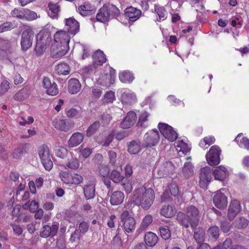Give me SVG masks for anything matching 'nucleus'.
<instances>
[{
    "label": "nucleus",
    "mask_w": 249,
    "mask_h": 249,
    "mask_svg": "<svg viewBox=\"0 0 249 249\" xmlns=\"http://www.w3.org/2000/svg\"><path fill=\"white\" fill-rule=\"evenodd\" d=\"M23 19L29 21L34 20L37 18V14L36 12L32 11L28 9H23Z\"/></svg>",
    "instance_id": "8fccbe9b"
},
{
    "label": "nucleus",
    "mask_w": 249,
    "mask_h": 249,
    "mask_svg": "<svg viewBox=\"0 0 249 249\" xmlns=\"http://www.w3.org/2000/svg\"><path fill=\"white\" fill-rule=\"evenodd\" d=\"M23 9H18L17 8H15L11 12V15L13 17L17 18L19 19H23L24 13H23Z\"/></svg>",
    "instance_id": "69168bd1"
},
{
    "label": "nucleus",
    "mask_w": 249,
    "mask_h": 249,
    "mask_svg": "<svg viewBox=\"0 0 249 249\" xmlns=\"http://www.w3.org/2000/svg\"><path fill=\"white\" fill-rule=\"evenodd\" d=\"M201 218L200 212L198 208L193 205L186 206L184 212L178 213L176 220L185 229L190 226L192 229H196L199 225Z\"/></svg>",
    "instance_id": "f257e3e1"
},
{
    "label": "nucleus",
    "mask_w": 249,
    "mask_h": 249,
    "mask_svg": "<svg viewBox=\"0 0 249 249\" xmlns=\"http://www.w3.org/2000/svg\"><path fill=\"white\" fill-rule=\"evenodd\" d=\"M173 196H171L170 192L166 187L165 191L160 196L161 201L162 202H171L173 201Z\"/></svg>",
    "instance_id": "4d7b16f0"
},
{
    "label": "nucleus",
    "mask_w": 249,
    "mask_h": 249,
    "mask_svg": "<svg viewBox=\"0 0 249 249\" xmlns=\"http://www.w3.org/2000/svg\"><path fill=\"white\" fill-rule=\"evenodd\" d=\"M48 7L50 11L48 12L49 16L53 18H57L58 13L60 12V6L58 4L50 2L48 3Z\"/></svg>",
    "instance_id": "58836bf2"
},
{
    "label": "nucleus",
    "mask_w": 249,
    "mask_h": 249,
    "mask_svg": "<svg viewBox=\"0 0 249 249\" xmlns=\"http://www.w3.org/2000/svg\"><path fill=\"white\" fill-rule=\"evenodd\" d=\"M34 37V33L33 28L27 25H24L20 40L21 49L23 52L27 51L32 47Z\"/></svg>",
    "instance_id": "20e7f679"
},
{
    "label": "nucleus",
    "mask_w": 249,
    "mask_h": 249,
    "mask_svg": "<svg viewBox=\"0 0 249 249\" xmlns=\"http://www.w3.org/2000/svg\"><path fill=\"white\" fill-rule=\"evenodd\" d=\"M221 150L217 145L212 146L206 155V160L211 166L217 165L220 163Z\"/></svg>",
    "instance_id": "6e6552de"
},
{
    "label": "nucleus",
    "mask_w": 249,
    "mask_h": 249,
    "mask_svg": "<svg viewBox=\"0 0 249 249\" xmlns=\"http://www.w3.org/2000/svg\"><path fill=\"white\" fill-rule=\"evenodd\" d=\"M108 156L109 158V164L112 166H115L117 161V154L112 150L108 151Z\"/></svg>",
    "instance_id": "e2e57ef3"
},
{
    "label": "nucleus",
    "mask_w": 249,
    "mask_h": 249,
    "mask_svg": "<svg viewBox=\"0 0 249 249\" xmlns=\"http://www.w3.org/2000/svg\"><path fill=\"white\" fill-rule=\"evenodd\" d=\"M227 172L226 168L224 166H219L216 167L213 171L215 179L223 181L226 178Z\"/></svg>",
    "instance_id": "2f4dec72"
},
{
    "label": "nucleus",
    "mask_w": 249,
    "mask_h": 249,
    "mask_svg": "<svg viewBox=\"0 0 249 249\" xmlns=\"http://www.w3.org/2000/svg\"><path fill=\"white\" fill-rule=\"evenodd\" d=\"M205 234V231L202 229L198 228L195 230L194 238L199 246L205 243H204Z\"/></svg>",
    "instance_id": "ea45409f"
},
{
    "label": "nucleus",
    "mask_w": 249,
    "mask_h": 249,
    "mask_svg": "<svg viewBox=\"0 0 249 249\" xmlns=\"http://www.w3.org/2000/svg\"><path fill=\"white\" fill-rule=\"evenodd\" d=\"M150 115V114L146 111L141 112V115L139 118L138 121L137 123V126L138 127L145 128L148 126V120L147 118Z\"/></svg>",
    "instance_id": "c9c22d12"
},
{
    "label": "nucleus",
    "mask_w": 249,
    "mask_h": 249,
    "mask_svg": "<svg viewBox=\"0 0 249 249\" xmlns=\"http://www.w3.org/2000/svg\"><path fill=\"white\" fill-rule=\"evenodd\" d=\"M182 173L186 178H188L194 174V166L192 163L190 162H186L182 168Z\"/></svg>",
    "instance_id": "a19ab883"
},
{
    "label": "nucleus",
    "mask_w": 249,
    "mask_h": 249,
    "mask_svg": "<svg viewBox=\"0 0 249 249\" xmlns=\"http://www.w3.org/2000/svg\"><path fill=\"white\" fill-rule=\"evenodd\" d=\"M155 199V192L150 188L141 187L134 192L133 202L144 210L150 208Z\"/></svg>",
    "instance_id": "f03ea898"
},
{
    "label": "nucleus",
    "mask_w": 249,
    "mask_h": 249,
    "mask_svg": "<svg viewBox=\"0 0 249 249\" xmlns=\"http://www.w3.org/2000/svg\"><path fill=\"white\" fill-rule=\"evenodd\" d=\"M121 221L123 223V227L125 232H132L135 229L136 221L128 211H124L121 214Z\"/></svg>",
    "instance_id": "0eeeda50"
},
{
    "label": "nucleus",
    "mask_w": 249,
    "mask_h": 249,
    "mask_svg": "<svg viewBox=\"0 0 249 249\" xmlns=\"http://www.w3.org/2000/svg\"><path fill=\"white\" fill-rule=\"evenodd\" d=\"M153 221V217L150 214L146 215L143 218L141 225L142 229L147 228Z\"/></svg>",
    "instance_id": "13d9d810"
},
{
    "label": "nucleus",
    "mask_w": 249,
    "mask_h": 249,
    "mask_svg": "<svg viewBox=\"0 0 249 249\" xmlns=\"http://www.w3.org/2000/svg\"><path fill=\"white\" fill-rule=\"evenodd\" d=\"M158 241L157 235L151 231L146 232L144 236V242L145 244L149 247L154 246Z\"/></svg>",
    "instance_id": "7c9ffc66"
},
{
    "label": "nucleus",
    "mask_w": 249,
    "mask_h": 249,
    "mask_svg": "<svg viewBox=\"0 0 249 249\" xmlns=\"http://www.w3.org/2000/svg\"><path fill=\"white\" fill-rule=\"evenodd\" d=\"M14 28L13 24L11 22H5L0 25V34L11 30Z\"/></svg>",
    "instance_id": "052dcab7"
},
{
    "label": "nucleus",
    "mask_w": 249,
    "mask_h": 249,
    "mask_svg": "<svg viewBox=\"0 0 249 249\" xmlns=\"http://www.w3.org/2000/svg\"><path fill=\"white\" fill-rule=\"evenodd\" d=\"M56 70L59 75H66L70 73V68L66 63H60L56 67Z\"/></svg>",
    "instance_id": "49530a36"
},
{
    "label": "nucleus",
    "mask_w": 249,
    "mask_h": 249,
    "mask_svg": "<svg viewBox=\"0 0 249 249\" xmlns=\"http://www.w3.org/2000/svg\"><path fill=\"white\" fill-rule=\"evenodd\" d=\"M176 213V209L173 205H164L160 210V215L166 218L173 217Z\"/></svg>",
    "instance_id": "393cba45"
},
{
    "label": "nucleus",
    "mask_w": 249,
    "mask_h": 249,
    "mask_svg": "<svg viewBox=\"0 0 249 249\" xmlns=\"http://www.w3.org/2000/svg\"><path fill=\"white\" fill-rule=\"evenodd\" d=\"M66 114L68 118L80 119L82 117V112L81 110H77L74 108H71L65 111Z\"/></svg>",
    "instance_id": "a18cd8bd"
},
{
    "label": "nucleus",
    "mask_w": 249,
    "mask_h": 249,
    "mask_svg": "<svg viewBox=\"0 0 249 249\" xmlns=\"http://www.w3.org/2000/svg\"><path fill=\"white\" fill-rule=\"evenodd\" d=\"M108 15L105 4H104L98 10L96 16V19L101 22H107L110 20Z\"/></svg>",
    "instance_id": "c85d7f7f"
},
{
    "label": "nucleus",
    "mask_w": 249,
    "mask_h": 249,
    "mask_svg": "<svg viewBox=\"0 0 249 249\" xmlns=\"http://www.w3.org/2000/svg\"><path fill=\"white\" fill-rule=\"evenodd\" d=\"M29 146V143H25L15 149L12 153L13 158L15 159H20L23 155L27 153Z\"/></svg>",
    "instance_id": "cd10ccee"
},
{
    "label": "nucleus",
    "mask_w": 249,
    "mask_h": 249,
    "mask_svg": "<svg viewBox=\"0 0 249 249\" xmlns=\"http://www.w3.org/2000/svg\"><path fill=\"white\" fill-rule=\"evenodd\" d=\"M161 237L164 240L169 239L171 236V232L168 227H162L159 228Z\"/></svg>",
    "instance_id": "603ef678"
},
{
    "label": "nucleus",
    "mask_w": 249,
    "mask_h": 249,
    "mask_svg": "<svg viewBox=\"0 0 249 249\" xmlns=\"http://www.w3.org/2000/svg\"><path fill=\"white\" fill-rule=\"evenodd\" d=\"M211 176L212 172L209 167L206 166L200 169L199 185L201 188L204 189L207 188L209 182L212 179Z\"/></svg>",
    "instance_id": "9d476101"
},
{
    "label": "nucleus",
    "mask_w": 249,
    "mask_h": 249,
    "mask_svg": "<svg viewBox=\"0 0 249 249\" xmlns=\"http://www.w3.org/2000/svg\"><path fill=\"white\" fill-rule=\"evenodd\" d=\"M115 99L114 92L112 91L107 92L103 99V102L106 103H112Z\"/></svg>",
    "instance_id": "680f3d73"
},
{
    "label": "nucleus",
    "mask_w": 249,
    "mask_h": 249,
    "mask_svg": "<svg viewBox=\"0 0 249 249\" xmlns=\"http://www.w3.org/2000/svg\"><path fill=\"white\" fill-rule=\"evenodd\" d=\"M220 227L222 231L224 233L228 232L231 228L230 222L226 220H221L220 222Z\"/></svg>",
    "instance_id": "bf43d9fd"
},
{
    "label": "nucleus",
    "mask_w": 249,
    "mask_h": 249,
    "mask_svg": "<svg viewBox=\"0 0 249 249\" xmlns=\"http://www.w3.org/2000/svg\"><path fill=\"white\" fill-rule=\"evenodd\" d=\"M115 136V133L114 131H111L107 137H105V139L103 141V146H108L109 145L110 143L112 142Z\"/></svg>",
    "instance_id": "0e129e2a"
},
{
    "label": "nucleus",
    "mask_w": 249,
    "mask_h": 249,
    "mask_svg": "<svg viewBox=\"0 0 249 249\" xmlns=\"http://www.w3.org/2000/svg\"><path fill=\"white\" fill-rule=\"evenodd\" d=\"M124 197L123 192L119 191H115L110 197V202L112 205H119L123 202Z\"/></svg>",
    "instance_id": "c756f323"
},
{
    "label": "nucleus",
    "mask_w": 249,
    "mask_h": 249,
    "mask_svg": "<svg viewBox=\"0 0 249 249\" xmlns=\"http://www.w3.org/2000/svg\"><path fill=\"white\" fill-rule=\"evenodd\" d=\"M69 46L53 43L51 48V55L53 58H59L66 54Z\"/></svg>",
    "instance_id": "9b49d317"
},
{
    "label": "nucleus",
    "mask_w": 249,
    "mask_h": 249,
    "mask_svg": "<svg viewBox=\"0 0 249 249\" xmlns=\"http://www.w3.org/2000/svg\"><path fill=\"white\" fill-rule=\"evenodd\" d=\"M83 189L84 197L86 200H89L94 198L95 196V183L85 185Z\"/></svg>",
    "instance_id": "b1692460"
},
{
    "label": "nucleus",
    "mask_w": 249,
    "mask_h": 249,
    "mask_svg": "<svg viewBox=\"0 0 249 249\" xmlns=\"http://www.w3.org/2000/svg\"><path fill=\"white\" fill-rule=\"evenodd\" d=\"M42 85L45 89L46 92L48 95L55 96L58 93L57 84L55 82L52 83L48 77H45L44 78Z\"/></svg>",
    "instance_id": "ddd939ff"
},
{
    "label": "nucleus",
    "mask_w": 249,
    "mask_h": 249,
    "mask_svg": "<svg viewBox=\"0 0 249 249\" xmlns=\"http://www.w3.org/2000/svg\"><path fill=\"white\" fill-rule=\"evenodd\" d=\"M54 43L69 46L70 36L69 34L63 30H60L54 35Z\"/></svg>",
    "instance_id": "2eb2a0df"
},
{
    "label": "nucleus",
    "mask_w": 249,
    "mask_h": 249,
    "mask_svg": "<svg viewBox=\"0 0 249 249\" xmlns=\"http://www.w3.org/2000/svg\"><path fill=\"white\" fill-rule=\"evenodd\" d=\"M213 202L217 208L219 209H224L227 206V197L224 194L217 191L213 196Z\"/></svg>",
    "instance_id": "dca6fc26"
},
{
    "label": "nucleus",
    "mask_w": 249,
    "mask_h": 249,
    "mask_svg": "<svg viewBox=\"0 0 249 249\" xmlns=\"http://www.w3.org/2000/svg\"><path fill=\"white\" fill-rule=\"evenodd\" d=\"M136 119L137 115L135 112L130 111L121 122L120 127L123 129L130 128L135 124Z\"/></svg>",
    "instance_id": "a211bd4d"
},
{
    "label": "nucleus",
    "mask_w": 249,
    "mask_h": 249,
    "mask_svg": "<svg viewBox=\"0 0 249 249\" xmlns=\"http://www.w3.org/2000/svg\"><path fill=\"white\" fill-rule=\"evenodd\" d=\"M154 11L159 16L158 21L164 20L166 18L167 13L163 7L155 4Z\"/></svg>",
    "instance_id": "c03bdc74"
},
{
    "label": "nucleus",
    "mask_w": 249,
    "mask_h": 249,
    "mask_svg": "<svg viewBox=\"0 0 249 249\" xmlns=\"http://www.w3.org/2000/svg\"><path fill=\"white\" fill-rule=\"evenodd\" d=\"M12 42L4 38L0 37V51L6 53H11L13 52L12 47Z\"/></svg>",
    "instance_id": "473e14b6"
},
{
    "label": "nucleus",
    "mask_w": 249,
    "mask_h": 249,
    "mask_svg": "<svg viewBox=\"0 0 249 249\" xmlns=\"http://www.w3.org/2000/svg\"><path fill=\"white\" fill-rule=\"evenodd\" d=\"M52 40L51 32L48 29H43L36 35L34 53L37 57L42 56Z\"/></svg>",
    "instance_id": "7ed1b4c3"
},
{
    "label": "nucleus",
    "mask_w": 249,
    "mask_h": 249,
    "mask_svg": "<svg viewBox=\"0 0 249 249\" xmlns=\"http://www.w3.org/2000/svg\"><path fill=\"white\" fill-rule=\"evenodd\" d=\"M68 34L75 35L79 31V24L73 18L65 19V27Z\"/></svg>",
    "instance_id": "f8f14e48"
},
{
    "label": "nucleus",
    "mask_w": 249,
    "mask_h": 249,
    "mask_svg": "<svg viewBox=\"0 0 249 249\" xmlns=\"http://www.w3.org/2000/svg\"><path fill=\"white\" fill-rule=\"evenodd\" d=\"M38 152L41 163L46 170L50 171L53 166L51 155L47 145L43 144L38 148Z\"/></svg>",
    "instance_id": "423d86ee"
},
{
    "label": "nucleus",
    "mask_w": 249,
    "mask_h": 249,
    "mask_svg": "<svg viewBox=\"0 0 249 249\" xmlns=\"http://www.w3.org/2000/svg\"><path fill=\"white\" fill-rule=\"evenodd\" d=\"M119 79L123 83H131L134 79L132 73L129 71H125L119 73Z\"/></svg>",
    "instance_id": "37998d69"
},
{
    "label": "nucleus",
    "mask_w": 249,
    "mask_h": 249,
    "mask_svg": "<svg viewBox=\"0 0 249 249\" xmlns=\"http://www.w3.org/2000/svg\"><path fill=\"white\" fill-rule=\"evenodd\" d=\"M107 11L109 19L116 18L120 15V11L115 5L113 4H105Z\"/></svg>",
    "instance_id": "f704fd0d"
},
{
    "label": "nucleus",
    "mask_w": 249,
    "mask_h": 249,
    "mask_svg": "<svg viewBox=\"0 0 249 249\" xmlns=\"http://www.w3.org/2000/svg\"><path fill=\"white\" fill-rule=\"evenodd\" d=\"M99 171L100 175L103 178L107 177L109 174V169L107 165H101L99 167Z\"/></svg>",
    "instance_id": "338daca9"
},
{
    "label": "nucleus",
    "mask_w": 249,
    "mask_h": 249,
    "mask_svg": "<svg viewBox=\"0 0 249 249\" xmlns=\"http://www.w3.org/2000/svg\"><path fill=\"white\" fill-rule=\"evenodd\" d=\"M30 94L29 88L26 87L19 90L14 96V99L18 101H23L27 98Z\"/></svg>",
    "instance_id": "72a5a7b5"
},
{
    "label": "nucleus",
    "mask_w": 249,
    "mask_h": 249,
    "mask_svg": "<svg viewBox=\"0 0 249 249\" xmlns=\"http://www.w3.org/2000/svg\"><path fill=\"white\" fill-rule=\"evenodd\" d=\"M84 140V134L80 132H75L70 137L68 142L70 148H73L79 145Z\"/></svg>",
    "instance_id": "4be33fe9"
},
{
    "label": "nucleus",
    "mask_w": 249,
    "mask_h": 249,
    "mask_svg": "<svg viewBox=\"0 0 249 249\" xmlns=\"http://www.w3.org/2000/svg\"><path fill=\"white\" fill-rule=\"evenodd\" d=\"M92 59L93 67L94 69H96L98 66H102L107 61L105 54L100 50H98L94 53L92 54Z\"/></svg>",
    "instance_id": "aec40b11"
},
{
    "label": "nucleus",
    "mask_w": 249,
    "mask_h": 249,
    "mask_svg": "<svg viewBox=\"0 0 249 249\" xmlns=\"http://www.w3.org/2000/svg\"><path fill=\"white\" fill-rule=\"evenodd\" d=\"M220 230L218 226H213L210 227L207 231V234L209 238L215 241L219 236Z\"/></svg>",
    "instance_id": "79ce46f5"
},
{
    "label": "nucleus",
    "mask_w": 249,
    "mask_h": 249,
    "mask_svg": "<svg viewBox=\"0 0 249 249\" xmlns=\"http://www.w3.org/2000/svg\"><path fill=\"white\" fill-rule=\"evenodd\" d=\"M248 224V220L244 217H240L235 221V227L239 229L246 228Z\"/></svg>",
    "instance_id": "09e8293b"
},
{
    "label": "nucleus",
    "mask_w": 249,
    "mask_h": 249,
    "mask_svg": "<svg viewBox=\"0 0 249 249\" xmlns=\"http://www.w3.org/2000/svg\"><path fill=\"white\" fill-rule=\"evenodd\" d=\"M166 188L170 192L171 196L174 197L178 196L179 189L178 185L174 182H172L169 184Z\"/></svg>",
    "instance_id": "3c124183"
},
{
    "label": "nucleus",
    "mask_w": 249,
    "mask_h": 249,
    "mask_svg": "<svg viewBox=\"0 0 249 249\" xmlns=\"http://www.w3.org/2000/svg\"><path fill=\"white\" fill-rule=\"evenodd\" d=\"M160 140V134L156 129H153L146 132L142 143L143 148H148L156 146Z\"/></svg>",
    "instance_id": "39448f33"
},
{
    "label": "nucleus",
    "mask_w": 249,
    "mask_h": 249,
    "mask_svg": "<svg viewBox=\"0 0 249 249\" xmlns=\"http://www.w3.org/2000/svg\"><path fill=\"white\" fill-rule=\"evenodd\" d=\"M96 11L95 7L88 2L80 5L77 10V11L82 16L92 15L95 13Z\"/></svg>",
    "instance_id": "f3484780"
},
{
    "label": "nucleus",
    "mask_w": 249,
    "mask_h": 249,
    "mask_svg": "<svg viewBox=\"0 0 249 249\" xmlns=\"http://www.w3.org/2000/svg\"><path fill=\"white\" fill-rule=\"evenodd\" d=\"M219 244H221V249H233L234 246H232V241L230 238L226 239L223 243Z\"/></svg>",
    "instance_id": "774afa93"
},
{
    "label": "nucleus",
    "mask_w": 249,
    "mask_h": 249,
    "mask_svg": "<svg viewBox=\"0 0 249 249\" xmlns=\"http://www.w3.org/2000/svg\"><path fill=\"white\" fill-rule=\"evenodd\" d=\"M142 11L132 6L126 8L124 10L125 15L129 18L130 21L134 22L138 20L142 15Z\"/></svg>",
    "instance_id": "412c9836"
},
{
    "label": "nucleus",
    "mask_w": 249,
    "mask_h": 249,
    "mask_svg": "<svg viewBox=\"0 0 249 249\" xmlns=\"http://www.w3.org/2000/svg\"><path fill=\"white\" fill-rule=\"evenodd\" d=\"M127 151L131 155H135L140 152L142 146L140 141L132 140L127 143Z\"/></svg>",
    "instance_id": "bb28decb"
},
{
    "label": "nucleus",
    "mask_w": 249,
    "mask_h": 249,
    "mask_svg": "<svg viewBox=\"0 0 249 249\" xmlns=\"http://www.w3.org/2000/svg\"><path fill=\"white\" fill-rule=\"evenodd\" d=\"M89 229V224L88 223L85 221H83L79 224L78 229H77V230L81 234H85L87 232Z\"/></svg>",
    "instance_id": "6e6d98bb"
},
{
    "label": "nucleus",
    "mask_w": 249,
    "mask_h": 249,
    "mask_svg": "<svg viewBox=\"0 0 249 249\" xmlns=\"http://www.w3.org/2000/svg\"><path fill=\"white\" fill-rule=\"evenodd\" d=\"M158 128L161 134L169 141L174 142L177 139V133L168 124L160 123L158 124Z\"/></svg>",
    "instance_id": "1a4fd4ad"
},
{
    "label": "nucleus",
    "mask_w": 249,
    "mask_h": 249,
    "mask_svg": "<svg viewBox=\"0 0 249 249\" xmlns=\"http://www.w3.org/2000/svg\"><path fill=\"white\" fill-rule=\"evenodd\" d=\"M83 178L81 175L77 174H73V177L72 178L71 181L66 180L65 181L67 182V184H74L78 185L80 184L83 181Z\"/></svg>",
    "instance_id": "5fc2aeb1"
},
{
    "label": "nucleus",
    "mask_w": 249,
    "mask_h": 249,
    "mask_svg": "<svg viewBox=\"0 0 249 249\" xmlns=\"http://www.w3.org/2000/svg\"><path fill=\"white\" fill-rule=\"evenodd\" d=\"M58 229V225L53 224L51 226L45 225L43 226L42 231L40 233L41 237L47 238L49 236L53 237L57 233Z\"/></svg>",
    "instance_id": "6ab92c4d"
},
{
    "label": "nucleus",
    "mask_w": 249,
    "mask_h": 249,
    "mask_svg": "<svg viewBox=\"0 0 249 249\" xmlns=\"http://www.w3.org/2000/svg\"><path fill=\"white\" fill-rule=\"evenodd\" d=\"M124 178V176L122 175L119 171L116 170H112L110 175V179L116 183L122 182Z\"/></svg>",
    "instance_id": "de8ad7c7"
},
{
    "label": "nucleus",
    "mask_w": 249,
    "mask_h": 249,
    "mask_svg": "<svg viewBox=\"0 0 249 249\" xmlns=\"http://www.w3.org/2000/svg\"><path fill=\"white\" fill-rule=\"evenodd\" d=\"M100 125L99 121H95L92 123L86 130V136L89 138L96 133L99 129Z\"/></svg>",
    "instance_id": "4c0bfd02"
},
{
    "label": "nucleus",
    "mask_w": 249,
    "mask_h": 249,
    "mask_svg": "<svg viewBox=\"0 0 249 249\" xmlns=\"http://www.w3.org/2000/svg\"><path fill=\"white\" fill-rule=\"evenodd\" d=\"M123 104H131L136 101V95L133 93L124 92L121 96Z\"/></svg>",
    "instance_id": "e433bc0d"
},
{
    "label": "nucleus",
    "mask_w": 249,
    "mask_h": 249,
    "mask_svg": "<svg viewBox=\"0 0 249 249\" xmlns=\"http://www.w3.org/2000/svg\"><path fill=\"white\" fill-rule=\"evenodd\" d=\"M81 85L76 78H71L68 82V90L71 94H76L81 89Z\"/></svg>",
    "instance_id": "a878e982"
},
{
    "label": "nucleus",
    "mask_w": 249,
    "mask_h": 249,
    "mask_svg": "<svg viewBox=\"0 0 249 249\" xmlns=\"http://www.w3.org/2000/svg\"><path fill=\"white\" fill-rule=\"evenodd\" d=\"M54 127L61 131L67 132L73 127V124L67 119L59 120L54 122Z\"/></svg>",
    "instance_id": "5701e85b"
},
{
    "label": "nucleus",
    "mask_w": 249,
    "mask_h": 249,
    "mask_svg": "<svg viewBox=\"0 0 249 249\" xmlns=\"http://www.w3.org/2000/svg\"><path fill=\"white\" fill-rule=\"evenodd\" d=\"M241 210V206L240 201L237 199L232 200L228 208V218L229 220L230 221L233 220Z\"/></svg>",
    "instance_id": "4468645a"
},
{
    "label": "nucleus",
    "mask_w": 249,
    "mask_h": 249,
    "mask_svg": "<svg viewBox=\"0 0 249 249\" xmlns=\"http://www.w3.org/2000/svg\"><path fill=\"white\" fill-rule=\"evenodd\" d=\"M79 166V162L78 160L76 159L71 158V160H70V161L66 163V167L70 168L71 169H77L78 168Z\"/></svg>",
    "instance_id": "864d4df0"
}]
</instances>
